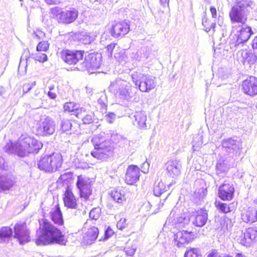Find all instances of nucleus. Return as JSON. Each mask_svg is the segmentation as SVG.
Instances as JSON below:
<instances>
[{
  "label": "nucleus",
  "mask_w": 257,
  "mask_h": 257,
  "mask_svg": "<svg viewBox=\"0 0 257 257\" xmlns=\"http://www.w3.org/2000/svg\"><path fill=\"white\" fill-rule=\"evenodd\" d=\"M39 227L36 230L35 243L38 246L54 243L64 244L66 241L61 230L46 218L38 219Z\"/></svg>",
  "instance_id": "obj_1"
},
{
  "label": "nucleus",
  "mask_w": 257,
  "mask_h": 257,
  "mask_svg": "<svg viewBox=\"0 0 257 257\" xmlns=\"http://www.w3.org/2000/svg\"><path fill=\"white\" fill-rule=\"evenodd\" d=\"M42 147L43 144L34 137L22 134L15 143L9 141L4 149L9 154H15L19 157L24 158L30 154L38 153Z\"/></svg>",
  "instance_id": "obj_2"
},
{
  "label": "nucleus",
  "mask_w": 257,
  "mask_h": 257,
  "mask_svg": "<svg viewBox=\"0 0 257 257\" xmlns=\"http://www.w3.org/2000/svg\"><path fill=\"white\" fill-rule=\"evenodd\" d=\"M252 9L251 3L247 0L236 1L229 12V17L231 24L243 26L247 20V14Z\"/></svg>",
  "instance_id": "obj_3"
},
{
  "label": "nucleus",
  "mask_w": 257,
  "mask_h": 257,
  "mask_svg": "<svg viewBox=\"0 0 257 257\" xmlns=\"http://www.w3.org/2000/svg\"><path fill=\"white\" fill-rule=\"evenodd\" d=\"M91 142L94 147V150L91 152L90 154L94 158L104 160L112 155V148L109 143L102 137L95 136L92 139Z\"/></svg>",
  "instance_id": "obj_4"
},
{
  "label": "nucleus",
  "mask_w": 257,
  "mask_h": 257,
  "mask_svg": "<svg viewBox=\"0 0 257 257\" xmlns=\"http://www.w3.org/2000/svg\"><path fill=\"white\" fill-rule=\"evenodd\" d=\"M62 162L63 158L60 154L52 153L41 157L38 162V166L45 172H55L61 167Z\"/></svg>",
  "instance_id": "obj_5"
},
{
  "label": "nucleus",
  "mask_w": 257,
  "mask_h": 257,
  "mask_svg": "<svg viewBox=\"0 0 257 257\" xmlns=\"http://www.w3.org/2000/svg\"><path fill=\"white\" fill-rule=\"evenodd\" d=\"M53 17L60 24L68 25L74 22L78 17V11L74 8H69L68 9L62 10L61 9L56 7L51 10Z\"/></svg>",
  "instance_id": "obj_6"
},
{
  "label": "nucleus",
  "mask_w": 257,
  "mask_h": 257,
  "mask_svg": "<svg viewBox=\"0 0 257 257\" xmlns=\"http://www.w3.org/2000/svg\"><path fill=\"white\" fill-rule=\"evenodd\" d=\"M132 80L140 90L143 92H148L155 87L154 79L148 75L136 72L132 75Z\"/></svg>",
  "instance_id": "obj_7"
},
{
  "label": "nucleus",
  "mask_w": 257,
  "mask_h": 257,
  "mask_svg": "<svg viewBox=\"0 0 257 257\" xmlns=\"http://www.w3.org/2000/svg\"><path fill=\"white\" fill-rule=\"evenodd\" d=\"M64 206L67 209L77 210L79 208V198L74 191L72 186L69 185L65 188L62 194Z\"/></svg>",
  "instance_id": "obj_8"
},
{
  "label": "nucleus",
  "mask_w": 257,
  "mask_h": 257,
  "mask_svg": "<svg viewBox=\"0 0 257 257\" xmlns=\"http://www.w3.org/2000/svg\"><path fill=\"white\" fill-rule=\"evenodd\" d=\"M84 55L83 50H73L68 49H63L60 52L62 60L68 65H75L81 61Z\"/></svg>",
  "instance_id": "obj_9"
},
{
  "label": "nucleus",
  "mask_w": 257,
  "mask_h": 257,
  "mask_svg": "<svg viewBox=\"0 0 257 257\" xmlns=\"http://www.w3.org/2000/svg\"><path fill=\"white\" fill-rule=\"evenodd\" d=\"M130 31V24L125 20L114 21L109 28V32L114 38H121L126 35Z\"/></svg>",
  "instance_id": "obj_10"
},
{
  "label": "nucleus",
  "mask_w": 257,
  "mask_h": 257,
  "mask_svg": "<svg viewBox=\"0 0 257 257\" xmlns=\"http://www.w3.org/2000/svg\"><path fill=\"white\" fill-rule=\"evenodd\" d=\"M14 237L20 244H24L31 240L29 230L26 222L16 223L14 227Z\"/></svg>",
  "instance_id": "obj_11"
},
{
  "label": "nucleus",
  "mask_w": 257,
  "mask_h": 257,
  "mask_svg": "<svg viewBox=\"0 0 257 257\" xmlns=\"http://www.w3.org/2000/svg\"><path fill=\"white\" fill-rule=\"evenodd\" d=\"M83 229L85 231L83 235V242L87 245L93 243L99 234L98 227L91 221H86Z\"/></svg>",
  "instance_id": "obj_12"
},
{
  "label": "nucleus",
  "mask_w": 257,
  "mask_h": 257,
  "mask_svg": "<svg viewBox=\"0 0 257 257\" xmlns=\"http://www.w3.org/2000/svg\"><path fill=\"white\" fill-rule=\"evenodd\" d=\"M76 186L79 190L80 197L83 198L85 200L88 199L92 192L91 184L89 179L82 175L78 176Z\"/></svg>",
  "instance_id": "obj_13"
},
{
  "label": "nucleus",
  "mask_w": 257,
  "mask_h": 257,
  "mask_svg": "<svg viewBox=\"0 0 257 257\" xmlns=\"http://www.w3.org/2000/svg\"><path fill=\"white\" fill-rule=\"evenodd\" d=\"M36 131L38 136H47L52 135L55 132L54 121L49 117L41 119Z\"/></svg>",
  "instance_id": "obj_14"
},
{
  "label": "nucleus",
  "mask_w": 257,
  "mask_h": 257,
  "mask_svg": "<svg viewBox=\"0 0 257 257\" xmlns=\"http://www.w3.org/2000/svg\"><path fill=\"white\" fill-rule=\"evenodd\" d=\"M252 32L251 27L249 26L243 27L231 36V43L235 46L246 42L252 35Z\"/></svg>",
  "instance_id": "obj_15"
},
{
  "label": "nucleus",
  "mask_w": 257,
  "mask_h": 257,
  "mask_svg": "<svg viewBox=\"0 0 257 257\" xmlns=\"http://www.w3.org/2000/svg\"><path fill=\"white\" fill-rule=\"evenodd\" d=\"M141 169L137 165H129L124 175V181L128 185H135L140 179Z\"/></svg>",
  "instance_id": "obj_16"
},
{
  "label": "nucleus",
  "mask_w": 257,
  "mask_h": 257,
  "mask_svg": "<svg viewBox=\"0 0 257 257\" xmlns=\"http://www.w3.org/2000/svg\"><path fill=\"white\" fill-rule=\"evenodd\" d=\"M242 92L247 95L253 96L257 94V78L249 76L242 81L241 84Z\"/></svg>",
  "instance_id": "obj_17"
},
{
  "label": "nucleus",
  "mask_w": 257,
  "mask_h": 257,
  "mask_svg": "<svg viewBox=\"0 0 257 257\" xmlns=\"http://www.w3.org/2000/svg\"><path fill=\"white\" fill-rule=\"evenodd\" d=\"M49 216L52 222L58 226H64L63 215L58 201L54 202L49 212Z\"/></svg>",
  "instance_id": "obj_18"
},
{
  "label": "nucleus",
  "mask_w": 257,
  "mask_h": 257,
  "mask_svg": "<svg viewBox=\"0 0 257 257\" xmlns=\"http://www.w3.org/2000/svg\"><path fill=\"white\" fill-rule=\"evenodd\" d=\"M197 234L193 231L181 230L174 235V240L178 246L188 243L193 240L196 237Z\"/></svg>",
  "instance_id": "obj_19"
},
{
  "label": "nucleus",
  "mask_w": 257,
  "mask_h": 257,
  "mask_svg": "<svg viewBox=\"0 0 257 257\" xmlns=\"http://www.w3.org/2000/svg\"><path fill=\"white\" fill-rule=\"evenodd\" d=\"M190 217L192 223L194 226L201 227L207 222L208 213L205 209L201 208L192 212Z\"/></svg>",
  "instance_id": "obj_20"
},
{
  "label": "nucleus",
  "mask_w": 257,
  "mask_h": 257,
  "mask_svg": "<svg viewBox=\"0 0 257 257\" xmlns=\"http://www.w3.org/2000/svg\"><path fill=\"white\" fill-rule=\"evenodd\" d=\"M235 188L233 184L223 183L218 188V197L222 201H231L234 197Z\"/></svg>",
  "instance_id": "obj_21"
},
{
  "label": "nucleus",
  "mask_w": 257,
  "mask_h": 257,
  "mask_svg": "<svg viewBox=\"0 0 257 257\" xmlns=\"http://www.w3.org/2000/svg\"><path fill=\"white\" fill-rule=\"evenodd\" d=\"M61 130L69 135L77 134L79 130V124L76 120L64 119L62 122Z\"/></svg>",
  "instance_id": "obj_22"
},
{
  "label": "nucleus",
  "mask_w": 257,
  "mask_h": 257,
  "mask_svg": "<svg viewBox=\"0 0 257 257\" xmlns=\"http://www.w3.org/2000/svg\"><path fill=\"white\" fill-rule=\"evenodd\" d=\"M83 64L88 69L95 70L99 67L100 58L97 54L89 53L85 56Z\"/></svg>",
  "instance_id": "obj_23"
},
{
  "label": "nucleus",
  "mask_w": 257,
  "mask_h": 257,
  "mask_svg": "<svg viewBox=\"0 0 257 257\" xmlns=\"http://www.w3.org/2000/svg\"><path fill=\"white\" fill-rule=\"evenodd\" d=\"M257 238V230L252 227L245 229L243 236L240 238V243L243 245H249L253 240Z\"/></svg>",
  "instance_id": "obj_24"
},
{
  "label": "nucleus",
  "mask_w": 257,
  "mask_h": 257,
  "mask_svg": "<svg viewBox=\"0 0 257 257\" xmlns=\"http://www.w3.org/2000/svg\"><path fill=\"white\" fill-rule=\"evenodd\" d=\"M166 170L170 176L174 177L181 173V165L177 160H171L166 164Z\"/></svg>",
  "instance_id": "obj_25"
},
{
  "label": "nucleus",
  "mask_w": 257,
  "mask_h": 257,
  "mask_svg": "<svg viewBox=\"0 0 257 257\" xmlns=\"http://www.w3.org/2000/svg\"><path fill=\"white\" fill-rule=\"evenodd\" d=\"M75 116L80 119L84 124H90L94 120V112L83 107H80L79 112L75 114Z\"/></svg>",
  "instance_id": "obj_26"
},
{
  "label": "nucleus",
  "mask_w": 257,
  "mask_h": 257,
  "mask_svg": "<svg viewBox=\"0 0 257 257\" xmlns=\"http://www.w3.org/2000/svg\"><path fill=\"white\" fill-rule=\"evenodd\" d=\"M241 219L247 223H252L257 220V211L253 208L244 209L241 214Z\"/></svg>",
  "instance_id": "obj_27"
},
{
  "label": "nucleus",
  "mask_w": 257,
  "mask_h": 257,
  "mask_svg": "<svg viewBox=\"0 0 257 257\" xmlns=\"http://www.w3.org/2000/svg\"><path fill=\"white\" fill-rule=\"evenodd\" d=\"M15 184L13 180L0 175V192L10 190L15 186Z\"/></svg>",
  "instance_id": "obj_28"
},
{
  "label": "nucleus",
  "mask_w": 257,
  "mask_h": 257,
  "mask_svg": "<svg viewBox=\"0 0 257 257\" xmlns=\"http://www.w3.org/2000/svg\"><path fill=\"white\" fill-rule=\"evenodd\" d=\"M110 195L112 199L117 203H122L126 200L125 193L121 189L117 188L112 190Z\"/></svg>",
  "instance_id": "obj_29"
},
{
  "label": "nucleus",
  "mask_w": 257,
  "mask_h": 257,
  "mask_svg": "<svg viewBox=\"0 0 257 257\" xmlns=\"http://www.w3.org/2000/svg\"><path fill=\"white\" fill-rule=\"evenodd\" d=\"M230 205H232L235 208L237 205L236 202H233L229 204L226 203H223L220 201L215 203V206L216 208L221 213L226 214L232 211V209Z\"/></svg>",
  "instance_id": "obj_30"
},
{
  "label": "nucleus",
  "mask_w": 257,
  "mask_h": 257,
  "mask_svg": "<svg viewBox=\"0 0 257 257\" xmlns=\"http://www.w3.org/2000/svg\"><path fill=\"white\" fill-rule=\"evenodd\" d=\"M135 123L138 126L141 128L146 127L147 116L143 111H139L136 112L135 115Z\"/></svg>",
  "instance_id": "obj_31"
},
{
  "label": "nucleus",
  "mask_w": 257,
  "mask_h": 257,
  "mask_svg": "<svg viewBox=\"0 0 257 257\" xmlns=\"http://www.w3.org/2000/svg\"><path fill=\"white\" fill-rule=\"evenodd\" d=\"M169 0H160V6L158 8L156 15L160 18L167 14L169 10Z\"/></svg>",
  "instance_id": "obj_32"
},
{
  "label": "nucleus",
  "mask_w": 257,
  "mask_h": 257,
  "mask_svg": "<svg viewBox=\"0 0 257 257\" xmlns=\"http://www.w3.org/2000/svg\"><path fill=\"white\" fill-rule=\"evenodd\" d=\"M63 109L65 112L73 113L75 115L77 112H79L80 107H78L76 103L68 101L64 104Z\"/></svg>",
  "instance_id": "obj_33"
},
{
  "label": "nucleus",
  "mask_w": 257,
  "mask_h": 257,
  "mask_svg": "<svg viewBox=\"0 0 257 257\" xmlns=\"http://www.w3.org/2000/svg\"><path fill=\"white\" fill-rule=\"evenodd\" d=\"M242 57L243 63H247L249 64L254 63L256 60V56L252 52L246 50H243L242 52Z\"/></svg>",
  "instance_id": "obj_34"
},
{
  "label": "nucleus",
  "mask_w": 257,
  "mask_h": 257,
  "mask_svg": "<svg viewBox=\"0 0 257 257\" xmlns=\"http://www.w3.org/2000/svg\"><path fill=\"white\" fill-rule=\"evenodd\" d=\"M207 190L206 188H200L195 190L193 193V199L196 203L200 202L203 200L207 194Z\"/></svg>",
  "instance_id": "obj_35"
},
{
  "label": "nucleus",
  "mask_w": 257,
  "mask_h": 257,
  "mask_svg": "<svg viewBox=\"0 0 257 257\" xmlns=\"http://www.w3.org/2000/svg\"><path fill=\"white\" fill-rule=\"evenodd\" d=\"M12 229L10 226H3L0 228V240L8 239L12 236Z\"/></svg>",
  "instance_id": "obj_36"
},
{
  "label": "nucleus",
  "mask_w": 257,
  "mask_h": 257,
  "mask_svg": "<svg viewBox=\"0 0 257 257\" xmlns=\"http://www.w3.org/2000/svg\"><path fill=\"white\" fill-rule=\"evenodd\" d=\"M167 187L162 182H159L154 187L153 192L154 195L156 196H160L163 193L167 190Z\"/></svg>",
  "instance_id": "obj_37"
},
{
  "label": "nucleus",
  "mask_w": 257,
  "mask_h": 257,
  "mask_svg": "<svg viewBox=\"0 0 257 257\" xmlns=\"http://www.w3.org/2000/svg\"><path fill=\"white\" fill-rule=\"evenodd\" d=\"M222 146L225 149H233L236 146V140L232 138L225 139L222 142Z\"/></svg>",
  "instance_id": "obj_38"
},
{
  "label": "nucleus",
  "mask_w": 257,
  "mask_h": 257,
  "mask_svg": "<svg viewBox=\"0 0 257 257\" xmlns=\"http://www.w3.org/2000/svg\"><path fill=\"white\" fill-rule=\"evenodd\" d=\"M50 43L48 41H42L38 43L36 47V50L38 52L48 51L49 49Z\"/></svg>",
  "instance_id": "obj_39"
},
{
  "label": "nucleus",
  "mask_w": 257,
  "mask_h": 257,
  "mask_svg": "<svg viewBox=\"0 0 257 257\" xmlns=\"http://www.w3.org/2000/svg\"><path fill=\"white\" fill-rule=\"evenodd\" d=\"M200 255L199 249L198 248H190L185 253V257H199Z\"/></svg>",
  "instance_id": "obj_40"
},
{
  "label": "nucleus",
  "mask_w": 257,
  "mask_h": 257,
  "mask_svg": "<svg viewBox=\"0 0 257 257\" xmlns=\"http://www.w3.org/2000/svg\"><path fill=\"white\" fill-rule=\"evenodd\" d=\"M101 214V210L99 207H95L92 209L89 212V216L92 219L97 220Z\"/></svg>",
  "instance_id": "obj_41"
},
{
  "label": "nucleus",
  "mask_w": 257,
  "mask_h": 257,
  "mask_svg": "<svg viewBox=\"0 0 257 257\" xmlns=\"http://www.w3.org/2000/svg\"><path fill=\"white\" fill-rule=\"evenodd\" d=\"M136 248L132 243H127L124 247V251L127 256H133L135 252Z\"/></svg>",
  "instance_id": "obj_42"
},
{
  "label": "nucleus",
  "mask_w": 257,
  "mask_h": 257,
  "mask_svg": "<svg viewBox=\"0 0 257 257\" xmlns=\"http://www.w3.org/2000/svg\"><path fill=\"white\" fill-rule=\"evenodd\" d=\"M202 24L206 32L211 31L212 29H214L215 25V24L210 23V20L207 18H204L203 19Z\"/></svg>",
  "instance_id": "obj_43"
},
{
  "label": "nucleus",
  "mask_w": 257,
  "mask_h": 257,
  "mask_svg": "<svg viewBox=\"0 0 257 257\" xmlns=\"http://www.w3.org/2000/svg\"><path fill=\"white\" fill-rule=\"evenodd\" d=\"M41 52H38L34 55V59L41 63L46 61L48 59L47 56L45 53H41Z\"/></svg>",
  "instance_id": "obj_44"
},
{
  "label": "nucleus",
  "mask_w": 257,
  "mask_h": 257,
  "mask_svg": "<svg viewBox=\"0 0 257 257\" xmlns=\"http://www.w3.org/2000/svg\"><path fill=\"white\" fill-rule=\"evenodd\" d=\"M60 179L63 183L65 182H69L73 179V173L71 172L64 173L61 175Z\"/></svg>",
  "instance_id": "obj_45"
},
{
  "label": "nucleus",
  "mask_w": 257,
  "mask_h": 257,
  "mask_svg": "<svg viewBox=\"0 0 257 257\" xmlns=\"http://www.w3.org/2000/svg\"><path fill=\"white\" fill-rule=\"evenodd\" d=\"M190 221V217L187 214L183 213L180 215L178 218V222L179 223H188Z\"/></svg>",
  "instance_id": "obj_46"
},
{
  "label": "nucleus",
  "mask_w": 257,
  "mask_h": 257,
  "mask_svg": "<svg viewBox=\"0 0 257 257\" xmlns=\"http://www.w3.org/2000/svg\"><path fill=\"white\" fill-rule=\"evenodd\" d=\"M127 226L126 219L124 218H120L117 222V228L120 230H122Z\"/></svg>",
  "instance_id": "obj_47"
},
{
  "label": "nucleus",
  "mask_w": 257,
  "mask_h": 257,
  "mask_svg": "<svg viewBox=\"0 0 257 257\" xmlns=\"http://www.w3.org/2000/svg\"><path fill=\"white\" fill-rule=\"evenodd\" d=\"M35 84V83H26L23 84L22 86V90L23 92L24 93H26L28 92L30 89H32V88L33 87V86Z\"/></svg>",
  "instance_id": "obj_48"
},
{
  "label": "nucleus",
  "mask_w": 257,
  "mask_h": 257,
  "mask_svg": "<svg viewBox=\"0 0 257 257\" xmlns=\"http://www.w3.org/2000/svg\"><path fill=\"white\" fill-rule=\"evenodd\" d=\"M116 45H117V44L115 43H110L107 45V46L106 47L107 53L108 54L111 55L112 54L113 50L114 49Z\"/></svg>",
  "instance_id": "obj_49"
},
{
  "label": "nucleus",
  "mask_w": 257,
  "mask_h": 257,
  "mask_svg": "<svg viewBox=\"0 0 257 257\" xmlns=\"http://www.w3.org/2000/svg\"><path fill=\"white\" fill-rule=\"evenodd\" d=\"M107 121L109 123H112L115 118V115L113 112H109L106 115Z\"/></svg>",
  "instance_id": "obj_50"
},
{
  "label": "nucleus",
  "mask_w": 257,
  "mask_h": 257,
  "mask_svg": "<svg viewBox=\"0 0 257 257\" xmlns=\"http://www.w3.org/2000/svg\"><path fill=\"white\" fill-rule=\"evenodd\" d=\"M54 86L52 85L49 87V91L48 92V95L49 96V97L51 99H55L57 95L55 92H52V90L54 89Z\"/></svg>",
  "instance_id": "obj_51"
},
{
  "label": "nucleus",
  "mask_w": 257,
  "mask_h": 257,
  "mask_svg": "<svg viewBox=\"0 0 257 257\" xmlns=\"http://www.w3.org/2000/svg\"><path fill=\"white\" fill-rule=\"evenodd\" d=\"M34 34L36 37H37L38 39H41L43 38L45 34L40 30H37L35 32Z\"/></svg>",
  "instance_id": "obj_52"
},
{
  "label": "nucleus",
  "mask_w": 257,
  "mask_h": 257,
  "mask_svg": "<svg viewBox=\"0 0 257 257\" xmlns=\"http://www.w3.org/2000/svg\"><path fill=\"white\" fill-rule=\"evenodd\" d=\"M114 233L113 230L110 227H108L105 231V236L106 238H109L112 236Z\"/></svg>",
  "instance_id": "obj_53"
},
{
  "label": "nucleus",
  "mask_w": 257,
  "mask_h": 257,
  "mask_svg": "<svg viewBox=\"0 0 257 257\" xmlns=\"http://www.w3.org/2000/svg\"><path fill=\"white\" fill-rule=\"evenodd\" d=\"M210 11L213 18H216L217 17V10L214 7H210Z\"/></svg>",
  "instance_id": "obj_54"
},
{
  "label": "nucleus",
  "mask_w": 257,
  "mask_h": 257,
  "mask_svg": "<svg viewBox=\"0 0 257 257\" xmlns=\"http://www.w3.org/2000/svg\"><path fill=\"white\" fill-rule=\"evenodd\" d=\"M252 47L253 49H257V36L255 37L252 40Z\"/></svg>",
  "instance_id": "obj_55"
},
{
  "label": "nucleus",
  "mask_w": 257,
  "mask_h": 257,
  "mask_svg": "<svg viewBox=\"0 0 257 257\" xmlns=\"http://www.w3.org/2000/svg\"><path fill=\"white\" fill-rule=\"evenodd\" d=\"M218 252L215 251L213 250L211 252H210L208 255L207 257H218Z\"/></svg>",
  "instance_id": "obj_56"
},
{
  "label": "nucleus",
  "mask_w": 257,
  "mask_h": 257,
  "mask_svg": "<svg viewBox=\"0 0 257 257\" xmlns=\"http://www.w3.org/2000/svg\"><path fill=\"white\" fill-rule=\"evenodd\" d=\"M49 5H53L56 4L58 0H45Z\"/></svg>",
  "instance_id": "obj_57"
},
{
  "label": "nucleus",
  "mask_w": 257,
  "mask_h": 257,
  "mask_svg": "<svg viewBox=\"0 0 257 257\" xmlns=\"http://www.w3.org/2000/svg\"><path fill=\"white\" fill-rule=\"evenodd\" d=\"M235 257H247L241 252H237L235 253Z\"/></svg>",
  "instance_id": "obj_58"
},
{
  "label": "nucleus",
  "mask_w": 257,
  "mask_h": 257,
  "mask_svg": "<svg viewBox=\"0 0 257 257\" xmlns=\"http://www.w3.org/2000/svg\"><path fill=\"white\" fill-rule=\"evenodd\" d=\"M223 257H233V256L230 254H225L224 255Z\"/></svg>",
  "instance_id": "obj_59"
},
{
  "label": "nucleus",
  "mask_w": 257,
  "mask_h": 257,
  "mask_svg": "<svg viewBox=\"0 0 257 257\" xmlns=\"http://www.w3.org/2000/svg\"><path fill=\"white\" fill-rule=\"evenodd\" d=\"M120 95H125V96L126 95V94H124L123 92H122V91H120Z\"/></svg>",
  "instance_id": "obj_60"
},
{
  "label": "nucleus",
  "mask_w": 257,
  "mask_h": 257,
  "mask_svg": "<svg viewBox=\"0 0 257 257\" xmlns=\"http://www.w3.org/2000/svg\"><path fill=\"white\" fill-rule=\"evenodd\" d=\"M20 1H22L23 0H20Z\"/></svg>",
  "instance_id": "obj_61"
}]
</instances>
